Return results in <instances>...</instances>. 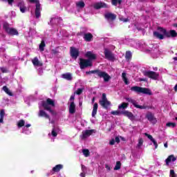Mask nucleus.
Segmentation results:
<instances>
[{
  "label": "nucleus",
  "instance_id": "obj_10",
  "mask_svg": "<svg viewBox=\"0 0 177 177\" xmlns=\"http://www.w3.org/2000/svg\"><path fill=\"white\" fill-rule=\"evenodd\" d=\"M41 106L44 110H49L50 109V106L55 107V101L50 98H48L46 101H42Z\"/></svg>",
  "mask_w": 177,
  "mask_h": 177
},
{
  "label": "nucleus",
  "instance_id": "obj_60",
  "mask_svg": "<svg viewBox=\"0 0 177 177\" xmlns=\"http://www.w3.org/2000/svg\"><path fill=\"white\" fill-rule=\"evenodd\" d=\"M3 122V118H0V123Z\"/></svg>",
  "mask_w": 177,
  "mask_h": 177
},
{
  "label": "nucleus",
  "instance_id": "obj_31",
  "mask_svg": "<svg viewBox=\"0 0 177 177\" xmlns=\"http://www.w3.org/2000/svg\"><path fill=\"white\" fill-rule=\"evenodd\" d=\"M45 46H46V45L45 44V41L42 40L39 46L41 52H44L45 50Z\"/></svg>",
  "mask_w": 177,
  "mask_h": 177
},
{
  "label": "nucleus",
  "instance_id": "obj_41",
  "mask_svg": "<svg viewBox=\"0 0 177 177\" xmlns=\"http://www.w3.org/2000/svg\"><path fill=\"white\" fill-rule=\"evenodd\" d=\"M84 92V88H77V90L75 92L76 95H81Z\"/></svg>",
  "mask_w": 177,
  "mask_h": 177
},
{
  "label": "nucleus",
  "instance_id": "obj_52",
  "mask_svg": "<svg viewBox=\"0 0 177 177\" xmlns=\"http://www.w3.org/2000/svg\"><path fill=\"white\" fill-rule=\"evenodd\" d=\"M152 142L153 143V145L155 146V149H157L158 147V144H157V141H156V140H153L152 141Z\"/></svg>",
  "mask_w": 177,
  "mask_h": 177
},
{
  "label": "nucleus",
  "instance_id": "obj_35",
  "mask_svg": "<svg viewBox=\"0 0 177 177\" xmlns=\"http://www.w3.org/2000/svg\"><path fill=\"white\" fill-rule=\"evenodd\" d=\"M118 169H121V162L120 161L116 162V165L114 167L115 171H118Z\"/></svg>",
  "mask_w": 177,
  "mask_h": 177
},
{
  "label": "nucleus",
  "instance_id": "obj_22",
  "mask_svg": "<svg viewBox=\"0 0 177 177\" xmlns=\"http://www.w3.org/2000/svg\"><path fill=\"white\" fill-rule=\"evenodd\" d=\"M39 117H44V118H46L47 120H49L50 118L49 115H48V113H46V112H45V111L44 110L39 111Z\"/></svg>",
  "mask_w": 177,
  "mask_h": 177
},
{
  "label": "nucleus",
  "instance_id": "obj_21",
  "mask_svg": "<svg viewBox=\"0 0 177 177\" xmlns=\"http://www.w3.org/2000/svg\"><path fill=\"white\" fill-rule=\"evenodd\" d=\"M32 63L33 66H42V63L39 62V60L38 59V57H35L33 59H32Z\"/></svg>",
  "mask_w": 177,
  "mask_h": 177
},
{
  "label": "nucleus",
  "instance_id": "obj_38",
  "mask_svg": "<svg viewBox=\"0 0 177 177\" xmlns=\"http://www.w3.org/2000/svg\"><path fill=\"white\" fill-rule=\"evenodd\" d=\"M82 153L85 157H89V154H91L88 149H83Z\"/></svg>",
  "mask_w": 177,
  "mask_h": 177
},
{
  "label": "nucleus",
  "instance_id": "obj_8",
  "mask_svg": "<svg viewBox=\"0 0 177 177\" xmlns=\"http://www.w3.org/2000/svg\"><path fill=\"white\" fill-rule=\"evenodd\" d=\"M143 75L145 77H148V78H151V80L154 81H157L158 77H160V73L151 71H145L143 72Z\"/></svg>",
  "mask_w": 177,
  "mask_h": 177
},
{
  "label": "nucleus",
  "instance_id": "obj_29",
  "mask_svg": "<svg viewBox=\"0 0 177 177\" xmlns=\"http://www.w3.org/2000/svg\"><path fill=\"white\" fill-rule=\"evenodd\" d=\"M125 99H126L127 102H129V103H131V104H133V106H134V107L137 104L136 100L132 99L131 97H126Z\"/></svg>",
  "mask_w": 177,
  "mask_h": 177
},
{
  "label": "nucleus",
  "instance_id": "obj_40",
  "mask_svg": "<svg viewBox=\"0 0 177 177\" xmlns=\"http://www.w3.org/2000/svg\"><path fill=\"white\" fill-rule=\"evenodd\" d=\"M145 136L148 138V139H150L151 142L155 140L153 136L147 133H145Z\"/></svg>",
  "mask_w": 177,
  "mask_h": 177
},
{
  "label": "nucleus",
  "instance_id": "obj_33",
  "mask_svg": "<svg viewBox=\"0 0 177 177\" xmlns=\"http://www.w3.org/2000/svg\"><path fill=\"white\" fill-rule=\"evenodd\" d=\"M76 6L80 8L81 9L85 8V3L84 1H79L76 3Z\"/></svg>",
  "mask_w": 177,
  "mask_h": 177
},
{
  "label": "nucleus",
  "instance_id": "obj_15",
  "mask_svg": "<svg viewBox=\"0 0 177 177\" xmlns=\"http://www.w3.org/2000/svg\"><path fill=\"white\" fill-rule=\"evenodd\" d=\"M86 57H88V60L92 62V60H96V54L92 53V51H88L85 54Z\"/></svg>",
  "mask_w": 177,
  "mask_h": 177
},
{
  "label": "nucleus",
  "instance_id": "obj_26",
  "mask_svg": "<svg viewBox=\"0 0 177 177\" xmlns=\"http://www.w3.org/2000/svg\"><path fill=\"white\" fill-rule=\"evenodd\" d=\"M128 106H129V103L127 102H122L120 105L118 106V109L121 110H125V109H127Z\"/></svg>",
  "mask_w": 177,
  "mask_h": 177
},
{
  "label": "nucleus",
  "instance_id": "obj_9",
  "mask_svg": "<svg viewBox=\"0 0 177 177\" xmlns=\"http://www.w3.org/2000/svg\"><path fill=\"white\" fill-rule=\"evenodd\" d=\"M30 3H36V8L35 10V15L36 19L41 17V3L38 0H28Z\"/></svg>",
  "mask_w": 177,
  "mask_h": 177
},
{
  "label": "nucleus",
  "instance_id": "obj_44",
  "mask_svg": "<svg viewBox=\"0 0 177 177\" xmlns=\"http://www.w3.org/2000/svg\"><path fill=\"white\" fill-rule=\"evenodd\" d=\"M51 135L52 136H53V138H56V136H57V133L56 132V130L55 129V128L53 129L51 131Z\"/></svg>",
  "mask_w": 177,
  "mask_h": 177
},
{
  "label": "nucleus",
  "instance_id": "obj_43",
  "mask_svg": "<svg viewBox=\"0 0 177 177\" xmlns=\"http://www.w3.org/2000/svg\"><path fill=\"white\" fill-rule=\"evenodd\" d=\"M143 145V138H139L138 147H141Z\"/></svg>",
  "mask_w": 177,
  "mask_h": 177
},
{
  "label": "nucleus",
  "instance_id": "obj_39",
  "mask_svg": "<svg viewBox=\"0 0 177 177\" xmlns=\"http://www.w3.org/2000/svg\"><path fill=\"white\" fill-rule=\"evenodd\" d=\"M2 2H7L8 3V5H10V6H13V2H15V0H0Z\"/></svg>",
  "mask_w": 177,
  "mask_h": 177
},
{
  "label": "nucleus",
  "instance_id": "obj_30",
  "mask_svg": "<svg viewBox=\"0 0 177 177\" xmlns=\"http://www.w3.org/2000/svg\"><path fill=\"white\" fill-rule=\"evenodd\" d=\"M148 121H150V122H153V120H154V115L151 113H149L147 114L146 115Z\"/></svg>",
  "mask_w": 177,
  "mask_h": 177
},
{
  "label": "nucleus",
  "instance_id": "obj_37",
  "mask_svg": "<svg viewBox=\"0 0 177 177\" xmlns=\"http://www.w3.org/2000/svg\"><path fill=\"white\" fill-rule=\"evenodd\" d=\"M166 127H171V128H175V127H176V123H175V122H167L166 124Z\"/></svg>",
  "mask_w": 177,
  "mask_h": 177
},
{
  "label": "nucleus",
  "instance_id": "obj_34",
  "mask_svg": "<svg viewBox=\"0 0 177 177\" xmlns=\"http://www.w3.org/2000/svg\"><path fill=\"white\" fill-rule=\"evenodd\" d=\"M25 124H26V122L24 120H20L17 122V127H18V128H21V127H24Z\"/></svg>",
  "mask_w": 177,
  "mask_h": 177
},
{
  "label": "nucleus",
  "instance_id": "obj_61",
  "mask_svg": "<svg viewBox=\"0 0 177 177\" xmlns=\"http://www.w3.org/2000/svg\"><path fill=\"white\" fill-rule=\"evenodd\" d=\"M30 127H31V124H28L26 125V128H30Z\"/></svg>",
  "mask_w": 177,
  "mask_h": 177
},
{
  "label": "nucleus",
  "instance_id": "obj_51",
  "mask_svg": "<svg viewBox=\"0 0 177 177\" xmlns=\"http://www.w3.org/2000/svg\"><path fill=\"white\" fill-rule=\"evenodd\" d=\"M51 52H52L53 55H57L59 53V51L57 50H55V49H53L51 50Z\"/></svg>",
  "mask_w": 177,
  "mask_h": 177
},
{
  "label": "nucleus",
  "instance_id": "obj_11",
  "mask_svg": "<svg viewBox=\"0 0 177 177\" xmlns=\"http://www.w3.org/2000/svg\"><path fill=\"white\" fill-rule=\"evenodd\" d=\"M104 54L105 56V59L109 60V62H114L115 60V57L114 56L113 52L109 50L108 48L104 49Z\"/></svg>",
  "mask_w": 177,
  "mask_h": 177
},
{
  "label": "nucleus",
  "instance_id": "obj_57",
  "mask_svg": "<svg viewBox=\"0 0 177 177\" xmlns=\"http://www.w3.org/2000/svg\"><path fill=\"white\" fill-rule=\"evenodd\" d=\"M75 99V95H71V97H70L71 101H74Z\"/></svg>",
  "mask_w": 177,
  "mask_h": 177
},
{
  "label": "nucleus",
  "instance_id": "obj_62",
  "mask_svg": "<svg viewBox=\"0 0 177 177\" xmlns=\"http://www.w3.org/2000/svg\"><path fill=\"white\" fill-rule=\"evenodd\" d=\"M164 146H165V147H166V148L168 147V143H167V142L165 143V144H164Z\"/></svg>",
  "mask_w": 177,
  "mask_h": 177
},
{
  "label": "nucleus",
  "instance_id": "obj_1",
  "mask_svg": "<svg viewBox=\"0 0 177 177\" xmlns=\"http://www.w3.org/2000/svg\"><path fill=\"white\" fill-rule=\"evenodd\" d=\"M157 30L158 31H159V32L157 31H154L153 37H155V38H157L158 39H164V37H167V38H171H171H176L177 37V32L175 30H171L169 32L167 31V29L160 26L157 28Z\"/></svg>",
  "mask_w": 177,
  "mask_h": 177
},
{
  "label": "nucleus",
  "instance_id": "obj_58",
  "mask_svg": "<svg viewBox=\"0 0 177 177\" xmlns=\"http://www.w3.org/2000/svg\"><path fill=\"white\" fill-rule=\"evenodd\" d=\"M80 176H81V177H85V172L82 171V172L80 174Z\"/></svg>",
  "mask_w": 177,
  "mask_h": 177
},
{
  "label": "nucleus",
  "instance_id": "obj_24",
  "mask_svg": "<svg viewBox=\"0 0 177 177\" xmlns=\"http://www.w3.org/2000/svg\"><path fill=\"white\" fill-rule=\"evenodd\" d=\"M61 169H63V165H57L52 169V171L53 172H59Z\"/></svg>",
  "mask_w": 177,
  "mask_h": 177
},
{
  "label": "nucleus",
  "instance_id": "obj_63",
  "mask_svg": "<svg viewBox=\"0 0 177 177\" xmlns=\"http://www.w3.org/2000/svg\"><path fill=\"white\" fill-rule=\"evenodd\" d=\"M140 81H146V80H145V79H143V78H140Z\"/></svg>",
  "mask_w": 177,
  "mask_h": 177
},
{
  "label": "nucleus",
  "instance_id": "obj_28",
  "mask_svg": "<svg viewBox=\"0 0 177 177\" xmlns=\"http://www.w3.org/2000/svg\"><path fill=\"white\" fill-rule=\"evenodd\" d=\"M125 59H126V60H128V61H129L132 59V53H131L130 50H128L126 52Z\"/></svg>",
  "mask_w": 177,
  "mask_h": 177
},
{
  "label": "nucleus",
  "instance_id": "obj_16",
  "mask_svg": "<svg viewBox=\"0 0 177 177\" xmlns=\"http://www.w3.org/2000/svg\"><path fill=\"white\" fill-rule=\"evenodd\" d=\"M94 8L97 10L102 9V8H109L106 3L100 2L94 5Z\"/></svg>",
  "mask_w": 177,
  "mask_h": 177
},
{
  "label": "nucleus",
  "instance_id": "obj_45",
  "mask_svg": "<svg viewBox=\"0 0 177 177\" xmlns=\"http://www.w3.org/2000/svg\"><path fill=\"white\" fill-rule=\"evenodd\" d=\"M47 111H49V113H50L53 115H56V112H55L53 110H52L51 108H49V109H45Z\"/></svg>",
  "mask_w": 177,
  "mask_h": 177
},
{
  "label": "nucleus",
  "instance_id": "obj_55",
  "mask_svg": "<svg viewBox=\"0 0 177 177\" xmlns=\"http://www.w3.org/2000/svg\"><path fill=\"white\" fill-rule=\"evenodd\" d=\"M114 143H115V140L114 139H112L110 142H109V145H111V146H113L114 145Z\"/></svg>",
  "mask_w": 177,
  "mask_h": 177
},
{
  "label": "nucleus",
  "instance_id": "obj_36",
  "mask_svg": "<svg viewBox=\"0 0 177 177\" xmlns=\"http://www.w3.org/2000/svg\"><path fill=\"white\" fill-rule=\"evenodd\" d=\"M136 109H140V110H146V109H147V106H142V105H139L138 104H136Z\"/></svg>",
  "mask_w": 177,
  "mask_h": 177
},
{
  "label": "nucleus",
  "instance_id": "obj_32",
  "mask_svg": "<svg viewBox=\"0 0 177 177\" xmlns=\"http://www.w3.org/2000/svg\"><path fill=\"white\" fill-rule=\"evenodd\" d=\"M111 3L113 6H117L118 3L119 5H121V3H122V0H111Z\"/></svg>",
  "mask_w": 177,
  "mask_h": 177
},
{
  "label": "nucleus",
  "instance_id": "obj_20",
  "mask_svg": "<svg viewBox=\"0 0 177 177\" xmlns=\"http://www.w3.org/2000/svg\"><path fill=\"white\" fill-rule=\"evenodd\" d=\"M69 113L70 114H74L75 113V104L74 103V101L71 102L69 106Z\"/></svg>",
  "mask_w": 177,
  "mask_h": 177
},
{
  "label": "nucleus",
  "instance_id": "obj_48",
  "mask_svg": "<svg viewBox=\"0 0 177 177\" xmlns=\"http://www.w3.org/2000/svg\"><path fill=\"white\" fill-rule=\"evenodd\" d=\"M20 10V12H21V13H26V10H27V7L24 6L22 7V8L19 9Z\"/></svg>",
  "mask_w": 177,
  "mask_h": 177
},
{
  "label": "nucleus",
  "instance_id": "obj_23",
  "mask_svg": "<svg viewBox=\"0 0 177 177\" xmlns=\"http://www.w3.org/2000/svg\"><path fill=\"white\" fill-rule=\"evenodd\" d=\"M62 78L67 80V81H71V80H73V76L71 75V73H67L62 74Z\"/></svg>",
  "mask_w": 177,
  "mask_h": 177
},
{
  "label": "nucleus",
  "instance_id": "obj_19",
  "mask_svg": "<svg viewBox=\"0 0 177 177\" xmlns=\"http://www.w3.org/2000/svg\"><path fill=\"white\" fill-rule=\"evenodd\" d=\"M99 107V105L97 104V103H95L93 105V111H92V113L91 115L93 118H95V117H96V114H97V108Z\"/></svg>",
  "mask_w": 177,
  "mask_h": 177
},
{
  "label": "nucleus",
  "instance_id": "obj_47",
  "mask_svg": "<svg viewBox=\"0 0 177 177\" xmlns=\"http://www.w3.org/2000/svg\"><path fill=\"white\" fill-rule=\"evenodd\" d=\"M5 117V111L3 109L1 110L0 111V118H4Z\"/></svg>",
  "mask_w": 177,
  "mask_h": 177
},
{
  "label": "nucleus",
  "instance_id": "obj_59",
  "mask_svg": "<svg viewBox=\"0 0 177 177\" xmlns=\"http://www.w3.org/2000/svg\"><path fill=\"white\" fill-rule=\"evenodd\" d=\"M174 91L175 92H177V84L174 86Z\"/></svg>",
  "mask_w": 177,
  "mask_h": 177
},
{
  "label": "nucleus",
  "instance_id": "obj_5",
  "mask_svg": "<svg viewBox=\"0 0 177 177\" xmlns=\"http://www.w3.org/2000/svg\"><path fill=\"white\" fill-rule=\"evenodd\" d=\"M3 28L8 35H19V31L16 28H10V25L7 22L3 24Z\"/></svg>",
  "mask_w": 177,
  "mask_h": 177
},
{
  "label": "nucleus",
  "instance_id": "obj_18",
  "mask_svg": "<svg viewBox=\"0 0 177 177\" xmlns=\"http://www.w3.org/2000/svg\"><path fill=\"white\" fill-rule=\"evenodd\" d=\"M84 39L86 42H91L93 39V35L91 33H86L84 35Z\"/></svg>",
  "mask_w": 177,
  "mask_h": 177
},
{
  "label": "nucleus",
  "instance_id": "obj_25",
  "mask_svg": "<svg viewBox=\"0 0 177 177\" xmlns=\"http://www.w3.org/2000/svg\"><path fill=\"white\" fill-rule=\"evenodd\" d=\"M3 91L9 96H12L13 95V93H12V91H10L8 88V86H3L2 88Z\"/></svg>",
  "mask_w": 177,
  "mask_h": 177
},
{
  "label": "nucleus",
  "instance_id": "obj_12",
  "mask_svg": "<svg viewBox=\"0 0 177 177\" xmlns=\"http://www.w3.org/2000/svg\"><path fill=\"white\" fill-rule=\"evenodd\" d=\"M70 55L72 59H74V60H77V59H78V57L80 56V49L74 46L70 47Z\"/></svg>",
  "mask_w": 177,
  "mask_h": 177
},
{
  "label": "nucleus",
  "instance_id": "obj_46",
  "mask_svg": "<svg viewBox=\"0 0 177 177\" xmlns=\"http://www.w3.org/2000/svg\"><path fill=\"white\" fill-rule=\"evenodd\" d=\"M170 175L171 177H176L177 175L175 174V171L174 169L170 170Z\"/></svg>",
  "mask_w": 177,
  "mask_h": 177
},
{
  "label": "nucleus",
  "instance_id": "obj_3",
  "mask_svg": "<svg viewBox=\"0 0 177 177\" xmlns=\"http://www.w3.org/2000/svg\"><path fill=\"white\" fill-rule=\"evenodd\" d=\"M130 90L131 92H136V93H143L144 95H149V96L153 95V93L150 88H143L138 86L131 87Z\"/></svg>",
  "mask_w": 177,
  "mask_h": 177
},
{
  "label": "nucleus",
  "instance_id": "obj_50",
  "mask_svg": "<svg viewBox=\"0 0 177 177\" xmlns=\"http://www.w3.org/2000/svg\"><path fill=\"white\" fill-rule=\"evenodd\" d=\"M120 20L124 23H127V21H129V19L128 18H121Z\"/></svg>",
  "mask_w": 177,
  "mask_h": 177
},
{
  "label": "nucleus",
  "instance_id": "obj_53",
  "mask_svg": "<svg viewBox=\"0 0 177 177\" xmlns=\"http://www.w3.org/2000/svg\"><path fill=\"white\" fill-rule=\"evenodd\" d=\"M82 172H86V167L84 165H82Z\"/></svg>",
  "mask_w": 177,
  "mask_h": 177
},
{
  "label": "nucleus",
  "instance_id": "obj_49",
  "mask_svg": "<svg viewBox=\"0 0 177 177\" xmlns=\"http://www.w3.org/2000/svg\"><path fill=\"white\" fill-rule=\"evenodd\" d=\"M0 70L1 71V72H2L3 73H8V69H7L6 68H5V67H1V68H0Z\"/></svg>",
  "mask_w": 177,
  "mask_h": 177
},
{
  "label": "nucleus",
  "instance_id": "obj_27",
  "mask_svg": "<svg viewBox=\"0 0 177 177\" xmlns=\"http://www.w3.org/2000/svg\"><path fill=\"white\" fill-rule=\"evenodd\" d=\"M122 78L126 85L129 84V82L128 81V78H127V73H122Z\"/></svg>",
  "mask_w": 177,
  "mask_h": 177
},
{
  "label": "nucleus",
  "instance_id": "obj_13",
  "mask_svg": "<svg viewBox=\"0 0 177 177\" xmlns=\"http://www.w3.org/2000/svg\"><path fill=\"white\" fill-rule=\"evenodd\" d=\"M95 132H96L95 129L86 130L84 131H82V135H81L80 138L82 140H85L86 138H89V136H91L92 133H95Z\"/></svg>",
  "mask_w": 177,
  "mask_h": 177
},
{
  "label": "nucleus",
  "instance_id": "obj_17",
  "mask_svg": "<svg viewBox=\"0 0 177 177\" xmlns=\"http://www.w3.org/2000/svg\"><path fill=\"white\" fill-rule=\"evenodd\" d=\"M171 161H172L173 162H175V161H176V158L174 155L169 156L165 160L166 165H169V162H171Z\"/></svg>",
  "mask_w": 177,
  "mask_h": 177
},
{
  "label": "nucleus",
  "instance_id": "obj_2",
  "mask_svg": "<svg viewBox=\"0 0 177 177\" xmlns=\"http://www.w3.org/2000/svg\"><path fill=\"white\" fill-rule=\"evenodd\" d=\"M86 75H89V74H96L99 78H103L104 82H109V81L111 80V77H110L107 73L99 69L86 71Z\"/></svg>",
  "mask_w": 177,
  "mask_h": 177
},
{
  "label": "nucleus",
  "instance_id": "obj_64",
  "mask_svg": "<svg viewBox=\"0 0 177 177\" xmlns=\"http://www.w3.org/2000/svg\"><path fill=\"white\" fill-rule=\"evenodd\" d=\"M174 27H177V24H174Z\"/></svg>",
  "mask_w": 177,
  "mask_h": 177
},
{
  "label": "nucleus",
  "instance_id": "obj_56",
  "mask_svg": "<svg viewBox=\"0 0 177 177\" xmlns=\"http://www.w3.org/2000/svg\"><path fill=\"white\" fill-rule=\"evenodd\" d=\"M115 142H116V143H120V138L118 136L115 138Z\"/></svg>",
  "mask_w": 177,
  "mask_h": 177
},
{
  "label": "nucleus",
  "instance_id": "obj_54",
  "mask_svg": "<svg viewBox=\"0 0 177 177\" xmlns=\"http://www.w3.org/2000/svg\"><path fill=\"white\" fill-rule=\"evenodd\" d=\"M105 168L106 170L108 171H111V167H110V166L109 165H105Z\"/></svg>",
  "mask_w": 177,
  "mask_h": 177
},
{
  "label": "nucleus",
  "instance_id": "obj_42",
  "mask_svg": "<svg viewBox=\"0 0 177 177\" xmlns=\"http://www.w3.org/2000/svg\"><path fill=\"white\" fill-rule=\"evenodd\" d=\"M17 6L19 8V9H21L24 8V6H26V5L24 4V1H20L18 3Z\"/></svg>",
  "mask_w": 177,
  "mask_h": 177
},
{
  "label": "nucleus",
  "instance_id": "obj_14",
  "mask_svg": "<svg viewBox=\"0 0 177 177\" xmlns=\"http://www.w3.org/2000/svg\"><path fill=\"white\" fill-rule=\"evenodd\" d=\"M104 17L105 19H106V20H111V21H114V20L117 19V15L111 12H107L104 15Z\"/></svg>",
  "mask_w": 177,
  "mask_h": 177
},
{
  "label": "nucleus",
  "instance_id": "obj_6",
  "mask_svg": "<svg viewBox=\"0 0 177 177\" xmlns=\"http://www.w3.org/2000/svg\"><path fill=\"white\" fill-rule=\"evenodd\" d=\"M99 104L103 109H105L107 110L110 106H111V102L107 100V95H106V93H102V96L101 97V100H99Z\"/></svg>",
  "mask_w": 177,
  "mask_h": 177
},
{
  "label": "nucleus",
  "instance_id": "obj_4",
  "mask_svg": "<svg viewBox=\"0 0 177 177\" xmlns=\"http://www.w3.org/2000/svg\"><path fill=\"white\" fill-rule=\"evenodd\" d=\"M111 114L113 115H120L122 114V115H124V117H127L129 120H131V121L135 120V116L133 115V113L129 111H113L111 112Z\"/></svg>",
  "mask_w": 177,
  "mask_h": 177
},
{
  "label": "nucleus",
  "instance_id": "obj_7",
  "mask_svg": "<svg viewBox=\"0 0 177 177\" xmlns=\"http://www.w3.org/2000/svg\"><path fill=\"white\" fill-rule=\"evenodd\" d=\"M79 64L81 70H84V68H88V67H92V66H93L92 61L84 58H80Z\"/></svg>",
  "mask_w": 177,
  "mask_h": 177
}]
</instances>
